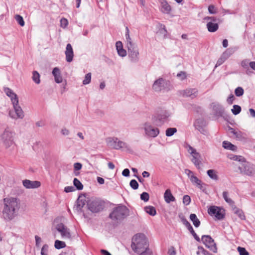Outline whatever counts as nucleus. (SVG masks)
I'll list each match as a JSON object with an SVG mask.
<instances>
[{
  "instance_id": "nucleus-29",
  "label": "nucleus",
  "mask_w": 255,
  "mask_h": 255,
  "mask_svg": "<svg viewBox=\"0 0 255 255\" xmlns=\"http://www.w3.org/2000/svg\"><path fill=\"white\" fill-rule=\"evenodd\" d=\"M190 181L192 183V184L196 185L200 189H202V181L201 180L199 179L196 176H192L191 177Z\"/></svg>"
},
{
  "instance_id": "nucleus-14",
  "label": "nucleus",
  "mask_w": 255,
  "mask_h": 255,
  "mask_svg": "<svg viewBox=\"0 0 255 255\" xmlns=\"http://www.w3.org/2000/svg\"><path fill=\"white\" fill-rule=\"evenodd\" d=\"M88 202L87 197L84 194L80 195L78 199L77 200V204L75 207V210L78 212H82V208L85 206V204Z\"/></svg>"
},
{
  "instance_id": "nucleus-33",
  "label": "nucleus",
  "mask_w": 255,
  "mask_h": 255,
  "mask_svg": "<svg viewBox=\"0 0 255 255\" xmlns=\"http://www.w3.org/2000/svg\"><path fill=\"white\" fill-rule=\"evenodd\" d=\"M55 248L57 249H60L66 247V244L63 241L56 240L54 244Z\"/></svg>"
},
{
  "instance_id": "nucleus-30",
  "label": "nucleus",
  "mask_w": 255,
  "mask_h": 255,
  "mask_svg": "<svg viewBox=\"0 0 255 255\" xmlns=\"http://www.w3.org/2000/svg\"><path fill=\"white\" fill-rule=\"evenodd\" d=\"M145 211L150 215V216H155L156 214V211L155 208L153 206H149L144 207Z\"/></svg>"
},
{
  "instance_id": "nucleus-7",
  "label": "nucleus",
  "mask_w": 255,
  "mask_h": 255,
  "mask_svg": "<svg viewBox=\"0 0 255 255\" xmlns=\"http://www.w3.org/2000/svg\"><path fill=\"white\" fill-rule=\"evenodd\" d=\"M87 207L92 212L98 213L104 209V203L98 199H92L88 200Z\"/></svg>"
},
{
  "instance_id": "nucleus-52",
  "label": "nucleus",
  "mask_w": 255,
  "mask_h": 255,
  "mask_svg": "<svg viewBox=\"0 0 255 255\" xmlns=\"http://www.w3.org/2000/svg\"><path fill=\"white\" fill-rule=\"evenodd\" d=\"M177 77L181 80H183L186 78V73L185 72L181 71L177 74Z\"/></svg>"
},
{
  "instance_id": "nucleus-46",
  "label": "nucleus",
  "mask_w": 255,
  "mask_h": 255,
  "mask_svg": "<svg viewBox=\"0 0 255 255\" xmlns=\"http://www.w3.org/2000/svg\"><path fill=\"white\" fill-rule=\"evenodd\" d=\"M9 97L10 98L12 105L14 104H18V97L16 94H15L14 92H12V94L10 95V96H9Z\"/></svg>"
},
{
  "instance_id": "nucleus-58",
  "label": "nucleus",
  "mask_w": 255,
  "mask_h": 255,
  "mask_svg": "<svg viewBox=\"0 0 255 255\" xmlns=\"http://www.w3.org/2000/svg\"><path fill=\"white\" fill-rule=\"evenodd\" d=\"M117 52L118 54L121 57H125L127 54L126 50L123 48L120 49Z\"/></svg>"
},
{
  "instance_id": "nucleus-31",
  "label": "nucleus",
  "mask_w": 255,
  "mask_h": 255,
  "mask_svg": "<svg viewBox=\"0 0 255 255\" xmlns=\"http://www.w3.org/2000/svg\"><path fill=\"white\" fill-rule=\"evenodd\" d=\"M33 81L36 84H39L40 82V75L36 71H34L32 73V77Z\"/></svg>"
},
{
  "instance_id": "nucleus-41",
  "label": "nucleus",
  "mask_w": 255,
  "mask_h": 255,
  "mask_svg": "<svg viewBox=\"0 0 255 255\" xmlns=\"http://www.w3.org/2000/svg\"><path fill=\"white\" fill-rule=\"evenodd\" d=\"M230 158L234 160L238 161L243 163H244L246 161L245 158L244 157L240 155H233L232 157H230Z\"/></svg>"
},
{
  "instance_id": "nucleus-57",
  "label": "nucleus",
  "mask_w": 255,
  "mask_h": 255,
  "mask_svg": "<svg viewBox=\"0 0 255 255\" xmlns=\"http://www.w3.org/2000/svg\"><path fill=\"white\" fill-rule=\"evenodd\" d=\"M185 173L188 176V178L191 179L192 176H195L194 173L189 169H186L185 170Z\"/></svg>"
},
{
  "instance_id": "nucleus-40",
  "label": "nucleus",
  "mask_w": 255,
  "mask_h": 255,
  "mask_svg": "<svg viewBox=\"0 0 255 255\" xmlns=\"http://www.w3.org/2000/svg\"><path fill=\"white\" fill-rule=\"evenodd\" d=\"M207 174L208 176L214 180H217L218 179V176L216 174V172L213 169H210L207 171Z\"/></svg>"
},
{
  "instance_id": "nucleus-16",
  "label": "nucleus",
  "mask_w": 255,
  "mask_h": 255,
  "mask_svg": "<svg viewBox=\"0 0 255 255\" xmlns=\"http://www.w3.org/2000/svg\"><path fill=\"white\" fill-rule=\"evenodd\" d=\"M22 184L26 189H34L39 187L41 184L38 181H31L25 179L22 181Z\"/></svg>"
},
{
  "instance_id": "nucleus-13",
  "label": "nucleus",
  "mask_w": 255,
  "mask_h": 255,
  "mask_svg": "<svg viewBox=\"0 0 255 255\" xmlns=\"http://www.w3.org/2000/svg\"><path fill=\"white\" fill-rule=\"evenodd\" d=\"M55 229L61 234L63 238L68 239H70L71 238V235L69 229H68L63 224L60 223L56 225Z\"/></svg>"
},
{
  "instance_id": "nucleus-4",
  "label": "nucleus",
  "mask_w": 255,
  "mask_h": 255,
  "mask_svg": "<svg viewBox=\"0 0 255 255\" xmlns=\"http://www.w3.org/2000/svg\"><path fill=\"white\" fill-rule=\"evenodd\" d=\"M128 209L124 205H119L115 208L110 214V218L113 220L121 221L128 215Z\"/></svg>"
},
{
  "instance_id": "nucleus-53",
  "label": "nucleus",
  "mask_w": 255,
  "mask_h": 255,
  "mask_svg": "<svg viewBox=\"0 0 255 255\" xmlns=\"http://www.w3.org/2000/svg\"><path fill=\"white\" fill-rule=\"evenodd\" d=\"M68 24V22L67 19L62 18L60 20V25L62 27L65 28Z\"/></svg>"
},
{
  "instance_id": "nucleus-19",
  "label": "nucleus",
  "mask_w": 255,
  "mask_h": 255,
  "mask_svg": "<svg viewBox=\"0 0 255 255\" xmlns=\"http://www.w3.org/2000/svg\"><path fill=\"white\" fill-rule=\"evenodd\" d=\"M197 92L196 89H188L181 91L180 93L184 97H190L193 98L196 96Z\"/></svg>"
},
{
  "instance_id": "nucleus-43",
  "label": "nucleus",
  "mask_w": 255,
  "mask_h": 255,
  "mask_svg": "<svg viewBox=\"0 0 255 255\" xmlns=\"http://www.w3.org/2000/svg\"><path fill=\"white\" fill-rule=\"evenodd\" d=\"M91 81V73H88L85 75V78L83 81V85H87L89 84Z\"/></svg>"
},
{
  "instance_id": "nucleus-22",
  "label": "nucleus",
  "mask_w": 255,
  "mask_h": 255,
  "mask_svg": "<svg viewBox=\"0 0 255 255\" xmlns=\"http://www.w3.org/2000/svg\"><path fill=\"white\" fill-rule=\"evenodd\" d=\"M161 10L164 13L168 14L171 10V7L166 0H160Z\"/></svg>"
},
{
  "instance_id": "nucleus-37",
  "label": "nucleus",
  "mask_w": 255,
  "mask_h": 255,
  "mask_svg": "<svg viewBox=\"0 0 255 255\" xmlns=\"http://www.w3.org/2000/svg\"><path fill=\"white\" fill-rule=\"evenodd\" d=\"M177 131V129L175 128H169L166 129L165 134L167 136L173 135Z\"/></svg>"
},
{
  "instance_id": "nucleus-23",
  "label": "nucleus",
  "mask_w": 255,
  "mask_h": 255,
  "mask_svg": "<svg viewBox=\"0 0 255 255\" xmlns=\"http://www.w3.org/2000/svg\"><path fill=\"white\" fill-rule=\"evenodd\" d=\"M52 74L54 76L55 81L57 83H60L62 82V78L60 74V70L57 67H55L52 71Z\"/></svg>"
},
{
  "instance_id": "nucleus-8",
  "label": "nucleus",
  "mask_w": 255,
  "mask_h": 255,
  "mask_svg": "<svg viewBox=\"0 0 255 255\" xmlns=\"http://www.w3.org/2000/svg\"><path fill=\"white\" fill-rule=\"evenodd\" d=\"M13 133L9 128H6L1 135V139L6 148L9 147L13 143Z\"/></svg>"
},
{
  "instance_id": "nucleus-17",
  "label": "nucleus",
  "mask_w": 255,
  "mask_h": 255,
  "mask_svg": "<svg viewBox=\"0 0 255 255\" xmlns=\"http://www.w3.org/2000/svg\"><path fill=\"white\" fill-rule=\"evenodd\" d=\"M213 110L216 116L218 117L223 116L224 113V109L223 106L218 103H213Z\"/></svg>"
},
{
  "instance_id": "nucleus-51",
  "label": "nucleus",
  "mask_w": 255,
  "mask_h": 255,
  "mask_svg": "<svg viewBox=\"0 0 255 255\" xmlns=\"http://www.w3.org/2000/svg\"><path fill=\"white\" fill-rule=\"evenodd\" d=\"M191 202L190 197L188 195H184L183 198V203L185 205H188Z\"/></svg>"
},
{
  "instance_id": "nucleus-21",
  "label": "nucleus",
  "mask_w": 255,
  "mask_h": 255,
  "mask_svg": "<svg viewBox=\"0 0 255 255\" xmlns=\"http://www.w3.org/2000/svg\"><path fill=\"white\" fill-rule=\"evenodd\" d=\"M14 109V112L16 115V118L22 119L24 117V114L21 108L19 106L18 104H13Z\"/></svg>"
},
{
  "instance_id": "nucleus-32",
  "label": "nucleus",
  "mask_w": 255,
  "mask_h": 255,
  "mask_svg": "<svg viewBox=\"0 0 255 255\" xmlns=\"http://www.w3.org/2000/svg\"><path fill=\"white\" fill-rule=\"evenodd\" d=\"M236 214L241 220H245L246 219V216L242 210L238 208H236L234 211Z\"/></svg>"
},
{
  "instance_id": "nucleus-24",
  "label": "nucleus",
  "mask_w": 255,
  "mask_h": 255,
  "mask_svg": "<svg viewBox=\"0 0 255 255\" xmlns=\"http://www.w3.org/2000/svg\"><path fill=\"white\" fill-rule=\"evenodd\" d=\"M164 198L167 203L173 202L175 200V197L172 195L170 189H167L164 194Z\"/></svg>"
},
{
  "instance_id": "nucleus-9",
  "label": "nucleus",
  "mask_w": 255,
  "mask_h": 255,
  "mask_svg": "<svg viewBox=\"0 0 255 255\" xmlns=\"http://www.w3.org/2000/svg\"><path fill=\"white\" fill-rule=\"evenodd\" d=\"M208 214L211 216H214L217 220H221L225 217V211L223 209L216 206H211L208 210Z\"/></svg>"
},
{
  "instance_id": "nucleus-49",
  "label": "nucleus",
  "mask_w": 255,
  "mask_h": 255,
  "mask_svg": "<svg viewBox=\"0 0 255 255\" xmlns=\"http://www.w3.org/2000/svg\"><path fill=\"white\" fill-rule=\"evenodd\" d=\"M237 250L239 252L240 255H249V253L244 248L238 247Z\"/></svg>"
},
{
  "instance_id": "nucleus-54",
  "label": "nucleus",
  "mask_w": 255,
  "mask_h": 255,
  "mask_svg": "<svg viewBox=\"0 0 255 255\" xmlns=\"http://www.w3.org/2000/svg\"><path fill=\"white\" fill-rule=\"evenodd\" d=\"M48 249V246L47 245H44L42 247L41 251V255H47V250Z\"/></svg>"
},
{
  "instance_id": "nucleus-63",
  "label": "nucleus",
  "mask_w": 255,
  "mask_h": 255,
  "mask_svg": "<svg viewBox=\"0 0 255 255\" xmlns=\"http://www.w3.org/2000/svg\"><path fill=\"white\" fill-rule=\"evenodd\" d=\"M4 91L6 94L7 96H10L12 94V93L13 92L9 88H4Z\"/></svg>"
},
{
  "instance_id": "nucleus-59",
  "label": "nucleus",
  "mask_w": 255,
  "mask_h": 255,
  "mask_svg": "<svg viewBox=\"0 0 255 255\" xmlns=\"http://www.w3.org/2000/svg\"><path fill=\"white\" fill-rule=\"evenodd\" d=\"M82 165L81 163L76 162L74 164V169L75 171H78L82 168Z\"/></svg>"
},
{
  "instance_id": "nucleus-20",
  "label": "nucleus",
  "mask_w": 255,
  "mask_h": 255,
  "mask_svg": "<svg viewBox=\"0 0 255 255\" xmlns=\"http://www.w3.org/2000/svg\"><path fill=\"white\" fill-rule=\"evenodd\" d=\"M164 87V80L159 78L156 80L152 85L153 90L155 91H160Z\"/></svg>"
},
{
  "instance_id": "nucleus-35",
  "label": "nucleus",
  "mask_w": 255,
  "mask_h": 255,
  "mask_svg": "<svg viewBox=\"0 0 255 255\" xmlns=\"http://www.w3.org/2000/svg\"><path fill=\"white\" fill-rule=\"evenodd\" d=\"M73 184L74 186L79 190H81L83 188V185L81 182L76 178L74 179Z\"/></svg>"
},
{
  "instance_id": "nucleus-1",
  "label": "nucleus",
  "mask_w": 255,
  "mask_h": 255,
  "mask_svg": "<svg viewBox=\"0 0 255 255\" xmlns=\"http://www.w3.org/2000/svg\"><path fill=\"white\" fill-rule=\"evenodd\" d=\"M2 217L7 221L13 219L18 214L20 206L19 199L14 197L5 198L3 199Z\"/></svg>"
},
{
  "instance_id": "nucleus-64",
  "label": "nucleus",
  "mask_w": 255,
  "mask_h": 255,
  "mask_svg": "<svg viewBox=\"0 0 255 255\" xmlns=\"http://www.w3.org/2000/svg\"><path fill=\"white\" fill-rule=\"evenodd\" d=\"M61 132L63 135H68L70 133V131L66 128H62Z\"/></svg>"
},
{
  "instance_id": "nucleus-15",
  "label": "nucleus",
  "mask_w": 255,
  "mask_h": 255,
  "mask_svg": "<svg viewBox=\"0 0 255 255\" xmlns=\"http://www.w3.org/2000/svg\"><path fill=\"white\" fill-rule=\"evenodd\" d=\"M170 114L167 111H164L159 114L156 119V126L157 127L162 126L167 120Z\"/></svg>"
},
{
  "instance_id": "nucleus-38",
  "label": "nucleus",
  "mask_w": 255,
  "mask_h": 255,
  "mask_svg": "<svg viewBox=\"0 0 255 255\" xmlns=\"http://www.w3.org/2000/svg\"><path fill=\"white\" fill-rule=\"evenodd\" d=\"M182 223L187 228L191 226L190 223L187 220L184 215L182 214H179L178 215Z\"/></svg>"
},
{
  "instance_id": "nucleus-39",
  "label": "nucleus",
  "mask_w": 255,
  "mask_h": 255,
  "mask_svg": "<svg viewBox=\"0 0 255 255\" xmlns=\"http://www.w3.org/2000/svg\"><path fill=\"white\" fill-rule=\"evenodd\" d=\"M228 192L227 191H224L223 193V197L226 202L230 204V205H233L234 204V202L230 198L228 197Z\"/></svg>"
},
{
  "instance_id": "nucleus-11",
  "label": "nucleus",
  "mask_w": 255,
  "mask_h": 255,
  "mask_svg": "<svg viewBox=\"0 0 255 255\" xmlns=\"http://www.w3.org/2000/svg\"><path fill=\"white\" fill-rule=\"evenodd\" d=\"M201 240L203 243L209 250L214 253H217V248L214 240L209 235H203L202 237Z\"/></svg>"
},
{
  "instance_id": "nucleus-61",
  "label": "nucleus",
  "mask_w": 255,
  "mask_h": 255,
  "mask_svg": "<svg viewBox=\"0 0 255 255\" xmlns=\"http://www.w3.org/2000/svg\"><path fill=\"white\" fill-rule=\"evenodd\" d=\"M235 98L234 96L232 94L230 95V96L228 97V98L227 100V102L229 104H232L235 100Z\"/></svg>"
},
{
  "instance_id": "nucleus-36",
  "label": "nucleus",
  "mask_w": 255,
  "mask_h": 255,
  "mask_svg": "<svg viewBox=\"0 0 255 255\" xmlns=\"http://www.w3.org/2000/svg\"><path fill=\"white\" fill-rule=\"evenodd\" d=\"M233 53V51L230 49H227L221 55V57L225 60L227 59Z\"/></svg>"
},
{
  "instance_id": "nucleus-45",
  "label": "nucleus",
  "mask_w": 255,
  "mask_h": 255,
  "mask_svg": "<svg viewBox=\"0 0 255 255\" xmlns=\"http://www.w3.org/2000/svg\"><path fill=\"white\" fill-rule=\"evenodd\" d=\"M241 111V107L240 106L235 105L233 106V109H232L233 114L235 115L239 114Z\"/></svg>"
},
{
  "instance_id": "nucleus-60",
  "label": "nucleus",
  "mask_w": 255,
  "mask_h": 255,
  "mask_svg": "<svg viewBox=\"0 0 255 255\" xmlns=\"http://www.w3.org/2000/svg\"><path fill=\"white\" fill-rule=\"evenodd\" d=\"M35 244L36 247H39L40 245V244L41 243V239L38 236H35Z\"/></svg>"
},
{
  "instance_id": "nucleus-42",
  "label": "nucleus",
  "mask_w": 255,
  "mask_h": 255,
  "mask_svg": "<svg viewBox=\"0 0 255 255\" xmlns=\"http://www.w3.org/2000/svg\"><path fill=\"white\" fill-rule=\"evenodd\" d=\"M188 230L189 231V232H190V233L193 235V236L194 237V238H195V239L198 241V242H200V238L197 235V234H196V233L195 232L194 230H193V228L192 227V226L191 225L190 226H189L188 228H187Z\"/></svg>"
},
{
  "instance_id": "nucleus-50",
  "label": "nucleus",
  "mask_w": 255,
  "mask_h": 255,
  "mask_svg": "<svg viewBox=\"0 0 255 255\" xmlns=\"http://www.w3.org/2000/svg\"><path fill=\"white\" fill-rule=\"evenodd\" d=\"M149 196L147 192H143L140 195V199L144 202H147L149 200Z\"/></svg>"
},
{
  "instance_id": "nucleus-56",
  "label": "nucleus",
  "mask_w": 255,
  "mask_h": 255,
  "mask_svg": "<svg viewBox=\"0 0 255 255\" xmlns=\"http://www.w3.org/2000/svg\"><path fill=\"white\" fill-rule=\"evenodd\" d=\"M209 12L211 14H215L217 13V10L215 7L213 5H210L208 6Z\"/></svg>"
},
{
  "instance_id": "nucleus-3",
  "label": "nucleus",
  "mask_w": 255,
  "mask_h": 255,
  "mask_svg": "<svg viewBox=\"0 0 255 255\" xmlns=\"http://www.w3.org/2000/svg\"><path fill=\"white\" fill-rule=\"evenodd\" d=\"M125 34L126 48L128 49V56L132 62L138 61L139 52L136 44L134 43L129 35V30L128 27L126 28Z\"/></svg>"
},
{
  "instance_id": "nucleus-5",
  "label": "nucleus",
  "mask_w": 255,
  "mask_h": 255,
  "mask_svg": "<svg viewBox=\"0 0 255 255\" xmlns=\"http://www.w3.org/2000/svg\"><path fill=\"white\" fill-rule=\"evenodd\" d=\"M142 128L144 130V135L148 138H155L160 133L159 129L153 125V122H144L142 124Z\"/></svg>"
},
{
  "instance_id": "nucleus-44",
  "label": "nucleus",
  "mask_w": 255,
  "mask_h": 255,
  "mask_svg": "<svg viewBox=\"0 0 255 255\" xmlns=\"http://www.w3.org/2000/svg\"><path fill=\"white\" fill-rule=\"evenodd\" d=\"M15 19L20 26H23L24 25V21L23 17L21 15L16 14L15 16Z\"/></svg>"
},
{
  "instance_id": "nucleus-62",
  "label": "nucleus",
  "mask_w": 255,
  "mask_h": 255,
  "mask_svg": "<svg viewBox=\"0 0 255 255\" xmlns=\"http://www.w3.org/2000/svg\"><path fill=\"white\" fill-rule=\"evenodd\" d=\"M75 190L73 186H66L64 188V191L66 193L71 192Z\"/></svg>"
},
{
  "instance_id": "nucleus-10",
  "label": "nucleus",
  "mask_w": 255,
  "mask_h": 255,
  "mask_svg": "<svg viewBox=\"0 0 255 255\" xmlns=\"http://www.w3.org/2000/svg\"><path fill=\"white\" fill-rule=\"evenodd\" d=\"M188 152L192 156V162L198 168H200V165L202 162V157L201 154L197 152L196 150L191 146H189Z\"/></svg>"
},
{
  "instance_id": "nucleus-18",
  "label": "nucleus",
  "mask_w": 255,
  "mask_h": 255,
  "mask_svg": "<svg viewBox=\"0 0 255 255\" xmlns=\"http://www.w3.org/2000/svg\"><path fill=\"white\" fill-rule=\"evenodd\" d=\"M65 54L66 61L68 62H71L73 60L74 53L72 47L70 43L67 44Z\"/></svg>"
},
{
  "instance_id": "nucleus-6",
  "label": "nucleus",
  "mask_w": 255,
  "mask_h": 255,
  "mask_svg": "<svg viewBox=\"0 0 255 255\" xmlns=\"http://www.w3.org/2000/svg\"><path fill=\"white\" fill-rule=\"evenodd\" d=\"M106 142L109 147L117 150L129 147L127 143L120 140L117 137H109L106 139Z\"/></svg>"
},
{
  "instance_id": "nucleus-2",
  "label": "nucleus",
  "mask_w": 255,
  "mask_h": 255,
  "mask_svg": "<svg viewBox=\"0 0 255 255\" xmlns=\"http://www.w3.org/2000/svg\"><path fill=\"white\" fill-rule=\"evenodd\" d=\"M131 247L135 253L140 255L150 250L148 248L147 240L143 234H137L133 237Z\"/></svg>"
},
{
  "instance_id": "nucleus-55",
  "label": "nucleus",
  "mask_w": 255,
  "mask_h": 255,
  "mask_svg": "<svg viewBox=\"0 0 255 255\" xmlns=\"http://www.w3.org/2000/svg\"><path fill=\"white\" fill-rule=\"evenodd\" d=\"M249 61L247 59H245L241 62V66L245 69H249L248 65H249Z\"/></svg>"
},
{
  "instance_id": "nucleus-34",
  "label": "nucleus",
  "mask_w": 255,
  "mask_h": 255,
  "mask_svg": "<svg viewBox=\"0 0 255 255\" xmlns=\"http://www.w3.org/2000/svg\"><path fill=\"white\" fill-rule=\"evenodd\" d=\"M231 132L235 135L237 138L242 139L243 138V133L241 131H236L234 128H231Z\"/></svg>"
},
{
  "instance_id": "nucleus-27",
  "label": "nucleus",
  "mask_w": 255,
  "mask_h": 255,
  "mask_svg": "<svg viewBox=\"0 0 255 255\" xmlns=\"http://www.w3.org/2000/svg\"><path fill=\"white\" fill-rule=\"evenodd\" d=\"M223 147L225 149H230L233 151H235L237 149L236 146L228 141H224L223 142Z\"/></svg>"
},
{
  "instance_id": "nucleus-26",
  "label": "nucleus",
  "mask_w": 255,
  "mask_h": 255,
  "mask_svg": "<svg viewBox=\"0 0 255 255\" xmlns=\"http://www.w3.org/2000/svg\"><path fill=\"white\" fill-rule=\"evenodd\" d=\"M207 27L209 31L214 32L218 30L219 25L218 23L210 21L207 23Z\"/></svg>"
},
{
  "instance_id": "nucleus-47",
  "label": "nucleus",
  "mask_w": 255,
  "mask_h": 255,
  "mask_svg": "<svg viewBox=\"0 0 255 255\" xmlns=\"http://www.w3.org/2000/svg\"><path fill=\"white\" fill-rule=\"evenodd\" d=\"M244 89L241 87L237 88L235 90V95L238 97L242 96L244 94Z\"/></svg>"
},
{
  "instance_id": "nucleus-25",
  "label": "nucleus",
  "mask_w": 255,
  "mask_h": 255,
  "mask_svg": "<svg viewBox=\"0 0 255 255\" xmlns=\"http://www.w3.org/2000/svg\"><path fill=\"white\" fill-rule=\"evenodd\" d=\"M194 126L197 129L203 133L205 130L203 129V127L205 126V122L202 119L197 120L194 124Z\"/></svg>"
},
{
  "instance_id": "nucleus-28",
  "label": "nucleus",
  "mask_w": 255,
  "mask_h": 255,
  "mask_svg": "<svg viewBox=\"0 0 255 255\" xmlns=\"http://www.w3.org/2000/svg\"><path fill=\"white\" fill-rule=\"evenodd\" d=\"M190 219L192 222L195 227H198L200 225V221L197 218V216L195 214H191L190 215Z\"/></svg>"
},
{
  "instance_id": "nucleus-48",
  "label": "nucleus",
  "mask_w": 255,
  "mask_h": 255,
  "mask_svg": "<svg viewBox=\"0 0 255 255\" xmlns=\"http://www.w3.org/2000/svg\"><path fill=\"white\" fill-rule=\"evenodd\" d=\"M129 185L134 190L137 189L138 188V183L135 179H132L130 181Z\"/></svg>"
},
{
  "instance_id": "nucleus-12",
  "label": "nucleus",
  "mask_w": 255,
  "mask_h": 255,
  "mask_svg": "<svg viewBox=\"0 0 255 255\" xmlns=\"http://www.w3.org/2000/svg\"><path fill=\"white\" fill-rule=\"evenodd\" d=\"M240 172L242 174L252 176L255 173V169L254 166L249 162L246 161L243 163L242 167H239Z\"/></svg>"
}]
</instances>
